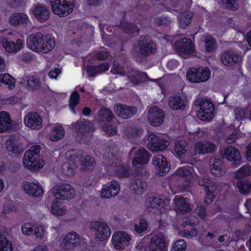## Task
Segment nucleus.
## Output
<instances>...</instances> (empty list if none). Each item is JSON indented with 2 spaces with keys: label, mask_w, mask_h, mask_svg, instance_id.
I'll return each instance as SVG.
<instances>
[{
  "label": "nucleus",
  "mask_w": 251,
  "mask_h": 251,
  "mask_svg": "<svg viewBox=\"0 0 251 251\" xmlns=\"http://www.w3.org/2000/svg\"><path fill=\"white\" fill-rule=\"evenodd\" d=\"M116 174L120 178L132 177L130 181V188L135 193L142 194L147 187L146 181L140 179L141 177L147 176L149 173L147 169L143 167H134L130 170V167L126 165H122L118 167Z\"/></svg>",
  "instance_id": "1"
},
{
  "label": "nucleus",
  "mask_w": 251,
  "mask_h": 251,
  "mask_svg": "<svg viewBox=\"0 0 251 251\" xmlns=\"http://www.w3.org/2000/svg\"><path fill=\"white\" fill-rule=\"evenodd\" d=\"M26 44L28 48L34 51L47 53L54 48L55 42L50 36L37 32L28 36Z\"/></svg>",
  "instance_id": "2"
},
{
  "label": "nucleus",
  "mask_w": 251,
  "mask_h": 251,
  "mask_svg": "<svg viewBox=\"0 0 251 251\" xmlns=\"http://www.w3.org/2000/svg\"><path fill=\"white\" fill-rule=\"evenodd\" d=\"M157 50L156 44L146 36L141 35L137 44L133 46L132 54L133 56L138 55L142 59H146L151 55L155 53Z\"/></svg>",
  "instance_id": "3"
},
{
  "label": "nucleus",
  "mask_w": 251,
  "mask_h": 251,
  "mask_svg": "<svg viewBox=\"0 0 251 251\" xmlns=\"http://www.w3.org/2000/svg\"><path fill=\"white\" fill-rule=\"evenodd\" d=\"M41 150L39 145L33 146L24 154L23 163L24 166L30 170H37L43 167L44 162L39 156Z\"/></svg>",
  "instance_id": "4"
},
{
  "label": "nucleus",
  "mask_w": 251,
  "mask_h": 251,
  "mask_svg": "<svg viewBox=\"0 0 251 251\" xmlns=\"http://www.w3.org/2000/svg\"><path fill=\"white\" fill-rule=\"evenodd\" d=\"M174 49L177 54L183 58L193 55L196 51L195 44L192 40L185 37L176 41Z\"/></svg>",
  "instance_id": "5"
},
{
  "label": "nucleus",
  "mask_w": 251,
  "mask_h": 251,
  "mask_svg": "<svg viewBox=\"0 0 251 251\" xmlns=\"http://www.w3.org/2000/svg\"><path fill=\"white\" fill-rule=\"evenodd\" d=\"M195 104L200 107L197 116L201 121H210L212 120L215 115V106L212 102L207 100H197Z\"/></svg>",
  "instance_id": "6"
},
{
  "label": "nucleus",
  "mask_w": 251,
  "mask_h": 251,
  "mask_svg": "<svg viewBox=\"0 0 251 251\" xmlns=\"http://www.w3.org/2000/svg\"><path fill=\"white\" fill-rule=\"evenodd\" d=\"M210 75V71L207 67L205 68L192 67L188 70L186 77L187 80L191 82L200 83L208 80Z\"/></svg>",
  "instance_id": "7"
},
{
  "label": "nucleus",
  "mask_w": 251,
  "mask_h": 251,
  "mask_svg": "<svg viewBox=\"0 0 251 251\" xmlns=\"http://www.w3.org/2000/svg\"><path fill=\"white\" fill-rule=\"evenodd\" d=\"M52 12L59 17H65L71 14L74 4L71 0H50Z\"/></svg>",
  "instance_id": "8"
},
{
  "label": "nucleus",
  "mask_w": 251,
  "mask_h": 251,
  "mask_svg": "<svg viewBox=\"0 0 251 251\" xmlns=\"http://www.w3.org/2000/svg\"><path fill=\"white\" fill-rule=\"evenodd\" d=\"M51 192L56 199L70 200L74 198L75 191L73 187L69 184L62 183L57 188H53Z\"/></svg>",
  "instance_id": "9"
},
{
  "label": "nucleus",
  "mask_w": 251,
  "mask_h": 251,
  "mask_svg": "<svg viewBox=\"0 0 251 251\" xmlns=\"http://www.w3.org/2000/svg\"><path fill=\"white\" fill-rule=\"evenodd\" d=\"M147 148L152 152L163 151L167 149L169 142L165 139L154 134H150L148 138Z\"/></svg>",
  "instance_id": "10"
},
{
  "label": "nucleus",
  "mask_w": 251,
  "mask_h": 251,
  "mask_svg": "<svg viewBox=\"0 0 251 251\" xmlns=\"http://www.w3.org/2000/svg\"><path fill=\"white\" fill-rule=\"evenodd\" d=\"M152 163L155 169V174L158 176H165L170 169V162L162 155L158 154L152 158Z\"/></svg>",
  "instance_id": "11"
},
{
  "label": "nucleus",
  "mask_w": 251,
  "mask_h": 251,
  "mask_svg": "<svg viewBox=\"0 0 251 251\" xmlns=\"http://www.w3.org/2000/svg\"><path fill=\"white\" fill-rule=\"evenodd\" d=\"M89 227L95 232L96 240L104 241L108 238L109 228L106 223L100 221H93L90 223Z\"/></svg>",
  "instance_id": "12"
},
{
  "label": "nucleus",
  "mask_w": 251,
  "mask_h": 251,
  "mask_svg": "<svg viewBox=\"0 0 251 251\" xmlns=\"http://www.w3.org/2000/svg\"><path fill=\"white\" fill-rule=\"evenodd\" d=\"M75 162L79 164L80 170L88 171L96 166L94 159L90 155L83 154L80 151H75Z\"/></svg>",
  "instance_id": "13"
},
{
  "label": "nucleus",
  "mask_w": 251,
  "mask_h": 251,
  "mask_svg": "<svg viewBox=\"0 0 251 251\" xmlns=\"http://www.w3.org/2000/svg\"><path fill=\"white\" fill-rule=\"evenodd\" d=\"M81 236L75 231L68 233L61 242L62 248L65 250L74 249L81 243Z\"/></svg>",
  "instance_id": "14"
},
{
  "label": "nucleus",
  "mask_w": 251,
  "mask_h": 251,
  "mask_svg": "<svg viewBox=\"0 0 251 251\" xmlns=\"http://www.w3.org/2000/svg\"><path fill=\"white\" fill-rule=\"evenodd\" d=\"M223 158L228 161L232 162L234 165H239L241 160V156L239 150L231 146H227L220 151Z\"/></svg>",
  "instance_id": "15"
},
{
  "label": "nucleus",
  "mask_w": 251,
  "mask_h": 251,
  "mask_svg": "<svg viewBox=\"0 0 251 251\" xmlns=\"http://www.w3.org/2000/svg\"><path fill=\"white\" fill-rule=\"evenodd\" d=\"M131 240L130 236L125 231L114 233L111 241L116 250H123L126 246H128Z\"/></svg>",
  "instance_id": "16"
},
{
  "label": "nucleus",
  "mask_w": 251,
  "mask_h": 251,
  "mask_svg": "<svg viewBox=\"0 0 251 251\" xmlns=\"http://www.w3.org/2000/svg\"><path fill=\"white\" fill-rule=\"evenodd\" d=\"M167 201V200L164 196L153 193L151 194L146 199L145 205L147 209H157L162 208Z\"/></svg>",
  "instance_id": "17"
},
{
  "label": "nucleus",
  "mask_w": 251,
  "mask_h": 251,
  "mask_svg": "<svg viewBox=\"0 0 251 251\" xmlns=\"http://www.w3.org/2000/svg\"><path fill=\"white\" fill-rule=\"evenodd\" d=\"M199 184L204 188L206 196L204 198V202L210 204L215 199L214 193L217 189V186L214 183L207 178H202L199 180Z\"/></svg>",
  "instance_id": "18"
},
{
  "label": "nucleus",
  "mask_w": 251,
  "mask_h": 251,
  "mask_svg": "<svg viewBox=\"0 0 251 251\" xmlns=\"http://www.w3.org/2000/svg\"><path fill=\"white\" fill-rule=\"evenodd\" d=\"M164 116V111L161 109L153 106L149 110L148 119L151 126H158L163 123Z\"/></svg>",
  "instance_id": "19"
},
{
  "label": "nucleus",
  "mask_w": 251,
  "mask_h": 251,
  "mask_svg": "<svg viewBox=\"0 0 251 251\" xmlns=\"http://www.w3.org/2000/svg\"><path fill=\"white\" fill-rule=\"evenodd\" d=\"M114 111L120 118L127 119L136 114L137 108L133 106H127L122 103H118L115 106Z\"/></svg>",
  "instance_id": "20"
},
{
  "label": "nucleus",
  "mask_w": 251,
  "mask_h": 251,
  "mask_svg": "<svg viewBox=\"0 0 251 251\" xmlns=\"http://www.w3.org/2000/svg\"><path fill=\"white\" fill-rule=\"evenodd\" d=\"M216 145L209 141H200L194 146V151L196 154H205L214 152L217 150Z\"/></svg>",
  "instance_id": "21"
},
{
  "label": "nucleus",
  "mask_w": 251,
  "mask_h": 251,
  "mask_svg": "<svg viewBox=\"0 0 251 251\" xmlns=\"http://www.w3.org/2000/svg\"><path fill=\"white\" fill-rule=\"evenodd\" d=\"M167 243L165 237L161 235H154L149 245L150 251H166Z\"/></svg>",
  "instance_id": "22"
},
{
  "label": "nucleus",
  "mask_w": 251,
  "mask_h": 251,
  "mask_svg": "<svg viewBox=\"0 0 251 251\" xmlns=\"http://www.w3.org/2000/svg\"><path fill=\"white\" fill-rule=\"evenodd\" d=\"M0 43L5 51L10 53H16L23 48L24 43L22 40L18 39L16 42L8 41L6 38L1 39Z\"/></svg>",
  "instance_id": "23"
},
{
  "label": "nucleus",
  "mask_w": 251,
  "mask_h": 251,
  "mask_svg": "<svg viewBox=\"0 0 251 251\" xmlns=\"http://www.w3.org/2000/svg\"><path fill=\"white\" fill-rule=\"evenodd\" d=\"M24 123L31 129H40L42 126V119L38 113L31 112L25 116Z\"/></svg>",
  "instance_id": "24"
},
{
  "label": "nucleus",
  "mask_w": 251,
  "mask_h": 251,
  "mask_svg": "<svg viewBox=\"0 0 251 251\" xmlns=\"http://www.w3.org/2000/svg\"><path fill=\"white\" fill-rule=\"evenodd\" d=\"M23 186L24 191L29 196L39 197L43 194L44 190L38 182H25Z\"/></svg>",
  "instance_id": "25"
},
{
  "label": "nucleus",
  "mask_w": 251,
  "mask_h": 251,
  "mask_svg": "<svg viewBox=\"0 0 251 251\" xmlns=\"http://www.w3.org/2000/svg\"><path fill=\"white\" fill-rule=\"evenodd\" d=\"M221 60L223 64L227 66H233L242 60L241 55L230 50L222 53Z\"/></svg>",
  "instance_id": "26"
},
{
  "label": "nucleus",
  "mask_w": 251,
  "mask_h": 251,
  "mask_svg": "<svg viewBox=\"0 0 251 251\" xmlns=\"http://www.w3.org/2000/svg\"><path fill=\"white\" fill-rule=\"evenodd\" d=\"M67 157H70V160L64 163L62 166L63 173L68 176H72L74 175L75 168L78 166V164L75 162V151H69L67 152Z\"/></svg>",
  "instance_id": "27"
},
{
  "label": "nucleus",
  "mask_w": 251,
  "mask_h": 251,
  "mask_svg": "<svg viewBox=\"0 0 251 251\" xmlns=\"http://www.w3.org/2000/svg\"><path fill=\"white\" fill-rule=\"evenodd\" d=\"M187 100L182 96L175 95L169 98V105L173 110H185Z\"/></svg>",
  "instance_id": "28"
},
{
  "label": "nucleus",
  "mask_w": 251,
  "mask_h": 251,
  "mask_svg": "<svg viewBox=\"0 0 251 251\" xmlns=\"http://www.w3.org/2000/svg\"><path fill=\"white\" fill-rule=\"evenodd\" d=\"M150 158V155L147 150L139 149L135 152L132 160V164L134 167H137V165H145L148 163Z\"/></svg>",
  "instance_id": "29"
},
{
  "label": "nucleus",
  "mask_w": 251,
  "mask_h": 251,
  "mask_svg": "<svg viewBox=\"0 0 251 251\" xmlns=\"http://www.w3.org/2000/svg\"><path fill=\"white\" fill-rule=\"evenodd\" d=\"M32 13L39 22H44L49 18L50 11L46 6L38 4L33 7Z\"/></svg>",
  "instance_id": "30"
},
{
  "label": "nucleus",
  "mask_w": 251,
  "mask_h": 251,
  "mask_svg": "<svg viewBox=\"0 0 251 251\" xmlns=\"http://www.w3.org/2000/svg\"><path fill=\"white\" fill-rule=\"evenodd\" d=\"M109 117L110 111L105 108H101L99 112L98 120L99 124L102 127L104 131L108 136H109V132L108 131L110 123Z\"/></svg>",
  "instance_id": "31"
},
{
  "label": "nucleus",
  "mask_w": 251,
  "mask_h": 251,
  "mask_svg": "<svg viewBox=\"0 0 251 251\" xmlns=\"http://www.w3.org/2000/svg\"><path fill=\"white\" fill-rule=\"evenodd\" d=\"M175 200V209L177 212L184 214L190 212L192 211V209L190 204L187 202L186 198L177 196H176Z\"/></svg>",
  "instance_id": "32"
},
{
  "label": "nucleus",
  "mask_w": 251,
  "mask_h": 251,
  "mask_svg": "<svg viewBox=\"0 0 251 251\" xmlns=\"http://www.w3.org/2000/svg\"><path fill=\"white\" fill-rule=\"evenodd\" d=\"M12 120L10 114L6 111L0 112V133L12 130Z\"/></svg>",
  "instance_id": "33"
},
{
  "label": "nucleus",
  "mask_w": 251,
  "mask_h": 251,
  "mask_svg": "<svg viewBox=\"0 0 251 251\" xmlns=\"http://www.w3.org/2000/svg\"><path fill=\"white\" fill-rule=\"evenodd\" d=\"M75 130L80 134H84L92 131L94 126L90 121L84 119L83 121H77L74 124Z\"/></svg>",
  "instance_id": "34"
},
{
  "label": "nucleus",
  "mask_w": 251,
  "mask_h": 251,
  "mask_svg": "<svg viewBox=\"0 0 251 251\" xmlns=\"http://www.w3.org/2000/svg\"><path fill=\"white\" fill-rule=\"evenodd\" d=\"M120 26L125 33L134 36L138 35L140 30L134 23L127 21H122Z\"/></svg>",
  "instance_id": "35"
},
{
  "label": "nucleus",
  "mask_w": 251,
  "mask_h": 251,
  "mask_svg": "<svg viewBox=\"0 0 251 251\" xmlns=\"http://www.w3.org/2000/svg\"><path fill=\"white\" fill-rule=\"evenodd\" d=\"M188 150V145L185 140H179L175 141L174 151L179 158H184Z\"/></svg>",
  "instance_id": "36"
},
{
  "label": "nucleus",
  "mask_w": 251,
  "mask_h": 251,
  "mask_svg": "<svg viewBox=\"0 0 251 251\" xmlns=\"http://www.w3.org/2000/svg\"><path fill=\"white\" fill-rule=\"evenodd\" d=\"M108 63H103L98 66H88L86 67V71L89 76L93 77L108 70Z\"/></svg>",
  "instance_id": "37"
},
{
  "label": "nucleus",
  "mask_w": 251,
  "mask_h": 251,
  "mask_svg": "<svg viewBox=\"0 0 251 251\" xmlns=\"http://www.w3.org/2000/svg\"><path fill=\"white\" fill-rule=\"evenodd\" d=\"M131 74L127 76L128 80L134 85H138L143 81V79L148 76L146 73L138 70H133Z\"/></svg>",
  "instance_id": "38"
},
{
  "label": "nucleus",
  "mask_w": 251,
  "mask_h": 251,
  "mask_svg": "<svg viewBox=\"0 0 251 251\" xmlns=\"http://www.w3.org/2000/svg\"><path fill=\"white\" fill-rule=\"evenodd\" d=\"M23 81L26 84L28 89L35 91L41 87V83L38 78L34 76H26L23 78Z\"/></svg>",
  "instance_id": "39"
},
{
  "label": "nucleus",
  "mask_w": 251,
  "mask_h": 251,
  "mask_svg": "<svg viewBox=\"0 0 251 251\" xmlns=\"http://www.w3.org/2000/svg\"><path fill=\"white\" fill-rule=\"evenodd\" d=\"M28 20L26 15L23 13H15L10 16L9 23L11 25H18L26 24Z\"/></svg>",
  "instance_id": "40"
},
{
  "label": "nucleus",
  "mask_w": 251,
  "mask_h": 251,
  "mask_svg": "<svg viewBox=\"0 0 251 251\" xmlns=\"http://www.w3.org/2000/svg\"><path fill=\"white\" fill-rule=\"evenodd\" d=\"M193 14L188 12H184L178 16L177 20L179 27L181 29H186L191 24Z\"/></svg>",
  "instance_id": "41"
},
{
  "label": "nucleus",
  "mask_w": 251,
  "mask_h": 251,
  "mask_svg": "<svg viewBox=\"0 0 251 251\" xmlns=\"http://www.w3.org/2000/svg\"><path fill=\"white\" fill-rule=\"evenodd\" d=\"M210 162L212 163L210 171L213 176L216 177L220 176L225 173L223 170V161L221 159L214 158L213 162L211 161Z\"/></svg>",
  "instance_id": "42"
},
{
  "label": "nucleus",
  "mask_w": 251,
  "mask_h": 251,
  "mask_svg": "<svg viewBox=\"0 0 251 251\" xmlns=\"http://www.w3.org/2000/svg\"><path fill=\"white\" fill-rule=\"evenodd\" d=\"M236 183L237 187L239 189L240 193L247 194L251 189V182L247 178H238Z\"/></svg>",
  "instance_id": "43"
},
{
  "label": "nucleus",
  "mask_w": 251,
  "mask_h": 251,
  "mask_svg": "<svg viewBox=\"0 0 251 251\" xmlns=\"http://www.w3.org/2000/svg\"><path fill=\"white\" fill-rule=\"evenodd\" d=\"M57 200L56 199L53 201L51 207V211L54 215L62 216L67 212V207L62 205L61 203Z\"/></svg>",
  "instance_id": "44"
},
{
  "label": "nucleus",
  "mask_w": 251,
  "mask_h": 251,
  "mask_svg": "<svg viewBox=\"0 0 251 251\" xmlns=\"http://www.w3.org/2000/svg\"><path fill=\"white\" fill-rule=\"evenodd\" d=\"M5 145L7 150L13 153H21L24 150L22 146L17 141L8 140Z\"/></svg>",
  "instance_id": "45"
},
{
  "label": "nucleus",
  "mask_w": 251,
  "mask_h": 251,
  "mask_svg": "<svg viewBox=\"0 0 251 251\" xmlns=\"http://www.w3.org/2000/svg\"><path fill=\"white\" fill-rule=\"evenodd\" d=\"M65 134V131L62 126L60 125H56L51 130L50 135V139L55 141L62 139Z\"/></svg>",
  "instance_id": "46"
},
{
  "label": "nucleus",
  "mask_w": 251,
  "mask_h": 251,
  "mask_svg": "<svg viewBox=\"0 0 251 251\" xmlns=\"http://www.w3.org/2000/svg\"><path fill=\"white\" fill-rule=\"evenodd\" d=\"M12 245L5 236V233L0 231V251H12Z\"/></svg>",
  "instance_id": "47"
},
{
  "label": "nucleus",
  "mask_w": 251,
  "mask_h": 251,
  "mask_svg": "<svg viewBox=\"0 0 251 251\" xmlns=\"http://www.w3.org/2000/svg\"><path fill=\"white\" fill-rule=\"evenodd\" d=\"M1 83L7 85L8 88L12 90L15 87V80L12 76L7 74L0 75V86Z\"/></svg>",
  "instance_id": "48"
},
{
  "label": "nucleus",
  "mask_w": 251,
  "mask_h": 251,
  "mask_svg": "<svg viewBox=\"0 0 251 251\" xmlns=\"http://www.w3.org/2000/svg\"><path fill=\"white\" fill-rule=\"evenodd\" d=\"M204 46L207 52H212L217 46L215 39L210 35H207L205 37Z\"/></svg>",
  "instance_id": "49"
},
{
  "label": "nucleus",
  "mask_w": 251,
  "mask_h": 251,
  "mask_svg": "<svg viewBox=\"0 0 251 251\" xmlns=\"http://www.w3.org/2000/svg\"><path fill=\"white\" fill-rule=\"evenodd\" d=\"M140 127L135 126H129L126 129V135L128 139L138 137L143 133Z\"/></svg>",
  "instance_id": "50"
},
{
  "label": "nucleus",
  "mask_w": 251,
  "mask_h": 251,
  "mask_svg": "<svg viewBox=\"0 0 251 251\" xmlns=\"http://www.w3.org/2000/svg\"><path fill=\"white\" fill-rule=\"evenodd\" d=\"M251 174V167L250 166H243L236 172L235 178H243L246 176H249Z\"/></svg>",
  "instance_id": "51"
},
{
  "label": "nucleus",
  "mask_w": 251,
  "mask_h": 251,
  "mask_svg": "<svg viewBox=\"0 0 251 251\" xmlns=\"http://www.w3.org/2000/svg\"><path fill=\"white\" fill-rule=\"evenodd\" d=\"M173 250L172 251H185L187 243L183 239H179L174 242L173 244Z\"/></svg>",
  "instance_id": "52"
},
{
  "label": "nucleus",
  "mask_w": 251,
  "mask_h": 251,
  "mask_svg": "<svg viewBox=\"0 0 251 251\" xmlns=\"http://www.w3.org/2000/svg\"><path fill=\"white\" fill-rule=\"evenodd\" d=\"M36 225L31 223H25L21 226L22 233L26 235H31L33 233Z\"/></svg>",
  "instance_id": "53"
},
{
  "label": "nucleus",
  "mask_w": 251,
  "mask_h": 251,
  "mask_svg": "<svg viewBox=\"0 0 251 251\" xmlns=\"http://www.w3.org/2000/svg\"><path fill=\"white\" fill-rule=\"evenodd\" d=\"M148 225L146 220L141 219L139 224H135L134 229L136 233H141L147 229Z\"/></svg>",
  "instance_id": "54"
},
{
  "label": "nucleus",
  "mask_w": 251,
  "mask_h": 251,
  "mask_svg": "<svg viewBox=\"0 0 251 251\" xmlns=\"http://www.w3.org/2000/svg\"><path fill=\"white\" fill-rule=\"evenodd\" d=\"M154 22L157 25L167 26L170 25L171 20L168 17L162 16L155 18Z\"/></svg>",
  "instance_id": "55"
},
{
  "label": "nucleus",
  "mask_w": 251,
  "mask_h": 251,
  "mask_svg": "<svg viewBox=\"0 0 251 251\" xmlns=\"http://www.w3.org/2000/svg\"><path fill=\"white\" fill-rule=\"evenodd\" d=\"M32 234L34 235L37 239L41 240L44 236L45 229L41 226H35Z\"/></svg>",
  "instance_id": "56"
},
{
  "label": "nucleus",
  "mask_w": 251,
  "mask_h": 251,
  "mask_svg": "<svg viewBox=\"0 0 251 251\" xmlns=\"http://www.w3.org/2000/svg\"><path fill=\"white\" fill-rule=\"evenodd\" d=\"M120 191V184L116 180H111V198L117 195Z\"/></svg>",
  "instance_id": "57"
},
{
  "label": "nucleus",
  "mask_w": 251,
  "mask_h": 251,
  "mask_svg": "<svg viewBox=\"0 0 251 251\" xmlns=\"http://www.w3.org/2000/svg\"><path fill=\"white\" fill-rule=\"evenodd\" d=\"M226 7L232 11H235L239 8L236 0H222Z\"/></svg>",
  "instance_id": "58"
},
{
  "label": "nucleus",
  "mask_w": 251,
  "mask_h": 251,
  "mask_svg": "<svg viewBox=\"0 0 251 251\" xmlns=\"http://www.w3.org/2000/svg\"><path fill=\"white\" fill-rule=\"evenodd\" d=\"M181 236L187 238H191L196 236L198 231L196 228H192L190 230L183 229L180 232Z\"/></svg>",
  "instance_id": "59"
},
{
  "label": "nucleus",
  "mask_w": 251,
  "mask_h": 251,
  "mask_svg": "<svg viewBox=\"0 0 251 251\" xmlns=\"http://www.w3.org/2000/svg\"><path fill=\"white\" fill-rule=\"evenodd\" d=\"M176 174L184 178L188 177L191 176V172L186 167H182L178 168L176 172Z\"/></svg>",
  "instance_id": "60"
},
{
  "label": "nucleus",
  "mask_w": 251,
  "mask_h": 251,
  "mask_svg": "<svg viewBox=\"0 0 251 251\" xmlns=\"http://www.w3.org/2000/svg\"><path fill=\"white\" fill-rule=\"evenodd\" d=\"M108 55L109 53L107 50H102L95 53L93 56V58L97 60H104L108 57Z\"/></svg>",
  "instance_id": "61"
},
{
  "label": "nucleus",
  "mask_w": 251,
  "mask_h": 251,
  "mask_svg": "<svg viewBox=\"0 0 251 251\" xmlns=\"http://www.w3.org/2000/svg\"><path fill=\"white\" fill-rule=\"evenodd\" d=\"M79 95L77 91H74L71 95L69 100L70 104L77 105L79 103Z\"/></svg>",
  "instance_id": "62"
},
{
  "label": "nucleus",
  "mask_w": 251,
  "mask_h": 251,
  "mask_svg": "<svg viewBox=\"0 0 251 251\" xmlns=\"http://www.w3.org/2000/svg\"><path fill=\"white\" fill-rule=\"evenodd\" d=\"M61 73V70L58 68L51 69L48 74L50 78L56 79L58 75Z\"/></svg>",
  "instance_id": "63"
},
{
  "label": "nucleus",
  "mask_w": 251,
  "mask_h": 251,
  "mask_svg": "<svg viewBox=\"0 0 251 251\" xmlns=\"http://www.w3.org/2000/svg\"><path fill=\"white\" fill-rule=\"evenodd\" d=\"M198 215L201 220H203L206 217V209L204 206H201L199 207L198 212Z\"/></svg>",
  "instance_id": "64"
}]
</instances>
